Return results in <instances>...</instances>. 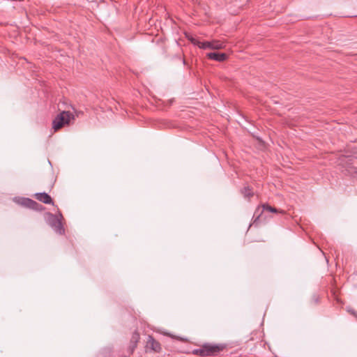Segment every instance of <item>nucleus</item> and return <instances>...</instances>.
Returning a JSON list of instances; mask_svg holds the SVG:
<instances>
[{
    "instance_id": "1",
    "label": "nucleus",
    "mask_w": 357,
    "mask_h": 357,
    "mask_svg": "<svg viewBox=\"0 0 357 357\" xmlns=\"http://www.w3.org/2000/svg\"><path fill=\"white\" fill-rule=\"evenodd\" d=\"M75 119L74 115L70 112H62L59 113L52 121V128L57 131L65 126L70 124Z\"/></svg>"
},
{
    "instance_id": "2",
    "label": "nucleus",
    "mask_w": 357,
    "mask_h": 357,
    "mask_svg": "<svg viewBox=\"0 0 357 357\" xmlns=\"http://www.w3.org/2000/svg\"><path fill=\"white\" fill-rule=\"evenodd\" d=\"M225 47V43L223 41L218 40L202 42V44L199 45V48L203 50L210 49L217 50L224 49Z\"/></svg>"
},
{
    "instance_id": "3",
    "label": "nucleus",
    "mask_w": 357,
    "mask_h": 357,
    "mask_svg": "<svg viewBox=\"0 0 357 357\" xmlns=\"http://www.w3.org/2000/svg\"><path fill=\"white\" fill-rule=\"evenodd\" d=\"M204 346L205 356H213L222 350V347L215 344H206Z\"/></svg>"
},
{
    "instance_id": "4",
    "label": "nucleus",
    "mask_w": 357,
    "mask_h": 357,
    "mask_svg": "<svg viewBox=\"0 0 357 357\" xmlns=\"http://www.w3.org/2000/svg\"><path fill=\"white\" fill-rule=\"evenodd\" d=\"M51 226L54 228L56 232L60 234L64 232V229L61 222V219L58 216H52Z\"/></svg>"
},
{
    "instance_id": "5",
    "label": "nucleus",
    "mask_w": 357,
    "mask_h": 357,
    "mask_svg": "<svg viewBox=\"0 0 357 357\" xmlns=\"http://www.w3.org/2000/svg\"><path fill=\"white\" fill-rule=\"evenodd\" d=\"M206 56L217 61H224L227 59V55L225 53L209 52Z\"/></svg>"
},
{
    "instance_id": "6",
    "label": "nucleus",
    "mask_w": 357,
    "mask_h": 357,
    "mask_svg": "<svg viewBox=\"0 0 357 357\" xmlns=\"http://www.w3.org/2000/svg\"><path fill=\"white\" fill-rule=\"evenodd\" d=\"M146 347L156 352H159L161 349L160 343L155 340L151 336H149L148 337Z\"/></svg>"
},
{
    "instance_id": "7",
    "label": "nucleus",
    "mask_w": 357,
    "mask_h": 357,
    "mask_svg": "<svg viewBox=\"0 0 357 357\" xmlns=\"http://www.w3.org/2000/svg\"><path fill=\"white\" fill-rule=\"evenodd\" d=\"M36 198L38 201H40L44 204L52 203V199L51 197L45 192L36 194Z\"/></svg>"
},
{
    "instance_id": "8",
    "label": "nucleus",
    "mask_w": 357,
    "mask_h": 357,
    "mask_svg": "<svg viewBox=\"0 0 357 357\" xmlns=\"http://www.w3.org/2000/svg\"><path fill=\"white\" fill-rule=\"evenodd\" d=\"M262 207H263L264 210L267 211L271 213H279L281 214L284 213V211L283 210H278L277 208L272 207L271 206L266 205V204H264L262 206Z\"/></svg>"
},
{
    "instance_id": "9",
    "label": "nucleus",
    "mask_w": 357,
    "mask_h": 357,
    "mask_svg": "<svg viewBox=\"0 0 357 357\" xmlns=\"http://www.w3.org/2000/svg\"><path fill=\"white\" fill-rule=\"evenodd\" d=\"M242 194L245 197L249 198L253 195V192L249 187H245L242 190Z\"/></svg>"
},
{
    "instance_id": "10",
    "label": "nucleus",
    "mask_w": 357,
    "mask_h": 357,
    "mask_svg": "<svg viewBox=\"0 0 357 357\" xmlns=\"http://www.w3.org/2000/svg\"><path fill=\"white\" fill-rule=\"evenodd\" d=\"M186 38L195 45H197L199 47V45L202 44V42L199 41L195 38L192 37L190 34H185Z\"/></svg>"
},
{
    "instance_id": "11",
    "label": "nucleus",
    "mask_w": 357,
    "mask_h": 357,
    "mask_svg": "<svg viewBox=\"0 0 357 357\" xmlns=\"http://www.w3.org/2000/svg\"><path fill=\"white\" fill-rule=\"evenodd\" d=\"M193 354L201 356H206L204 349V346H202L201 348L195 349L193 351Z\"/></svg>"
},
{
    "instance_id": "12",
    "label": "nucleus",
    "mask_w": 357,
    "mask_h": 357,
    "mask_svg": "<svg viewBox=\"0 0 357 357\" xmlns=\"http://www.w3.org/2000/svg\"><path fill=\"white\" fill-rule=\"evenodd\" d=\"M139 339V335L138 333H135V334H133L132 340L135 342L134 347H136L137 342H138Z\"/></svg>"
},
{
    "instance_id": "13",
    "label": "nucleus",
    "mask_w": 357,
    "mask_h": 357,
    "mask_svg": "<svg viewBox=\"0 0 357 357\" xmlns=\"http://www.w3.org/2000/svg\"><path fill=\"white\" fill-rule=\"evenodd\" d=\"M26 202H29V203H30V204H36V202H33V201H32V200H31V199H27V201H26Z\"/></svg>"
}]
</instances>
